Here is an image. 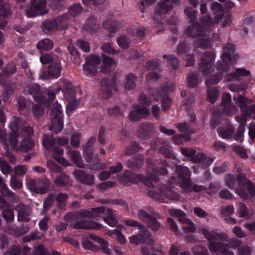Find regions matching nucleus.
Returning <instances> with one entry per match:
<instances>
[{
  "label": "nucleus",
  "mask_w": 255,
  "mask_h": 255,
  "mask_svg": "<svg viewBox=\"0 0 255 255\" xmlns=\"http://www.w3.org/2000/svg\"><path fill=\"white\" fill-rule=\"evenodd\" d=\"M201 232L204 237L210 242L208 245L210 251L216 255H234L232 250L241 245V241L237 239H233L228 244L219 242L227 241L228 238L226 234L219 232L217 230L210 232L204 228L201 230Z\"/></svg>",
  "instance_id": "f257e3e1"
},
{
  "label": "nucleus",
  "mask_w": 255,
  "mask_h": 255,
  "mask_svg": "<svg viewBox=\"0 0 255 255\" xmlns=\"http://www.w3.org/2000/svg\"><path fill=\"white\" fill-rule=\"evenodd\" d=\"M215 55L212 52L206 51L201 56V62L199 68V71L206 77V85L210 87L218 83L222 78V74L220 73L216 74L213 78L210 77L212 70V67L214 62Z\"/></svg>",
  "instance_id": "f03ea898"
},
{
  "label": "nucleus",
  "mask_w": 255,
  "mask_h": 255,
  "mask_svg": "<svg viewBox=\"0 0 255 255\" xmlns=\"http://www.w3.org/2000/svg\"><path fill=\"white\" fill-rule=\"evenodd\" d=\"M51 124L49 129L57 133L63 128V113L61 106L58 103L53 104L50 113Z\"/></svg>",
  "instance_id": "7ed1b4c3"
},
{
  "label": "nucleus",
  "mask_w": 255,
  "mask_h": 255,
  "mask_svg": "<svg viewBox=\"0 0 255 255\" xmlns=\"http://www.w3.org/2000/svg\"><path fill=\"white\" fill-rule=\"evenodd\" d=\"M46 0H31L25 10V13L28 17L46 14L48 12L46 9Z\"/></svg>",
  "instance_id": "20e7f679"
},
{
  "label": "nucleus",
  "mask_w": 255,
  "mask_h": 255,
  "mask_svg": "<svg viewBox=\"0 0 255 255\" xmlns=\"http://www.w3.org/2000/svg\"><path fill=\"white\" fill-rule=\"evenodd\" d=\"M26 185L31 192L44 194L48 191L50 183L46 178L40 179L37 181L32 179L27 181Z\"/></svg>",
  "instance_id": "39448f33"
},
{
  "label": "nucleus",
  "mask_w": 255,
  "mask_h": 255,
  "mask_svg": "<svg viewBox=\"0 0 255 255\" xmlns=\"http://www.w3.org/2000/svg\"><path fill=\"white\" fill-rule=\"evenodd\" d=\"M175 170L178 174L179 182L182 189L186 192H191L192 184L189 179L190 172L188 168L179 165L176 166Z\"/></svg>",
  "instance_id": "423d86ee"
},
{
  "label": "nucleus",
  "mask_w": 255,
  "mask_h": 255,
  "mask_svg": "<svg viewBox=\"0 0 255 255\" xmlns=\"http://www.w3.org/2000/svg\"><path fill=\"white\" fill-rule=\"evenodd\" d=\"M223 53L221 55L222 60L218 63L217 68L227 72L229 70V63L231 60V55L236 50V46L234 44L227 43L223 47Z\"/></svg>",
  "instance_id": "0eeeda50"
},
{
  "label": "nucleus",
  "mask_w": 255,
  "mask_h": 255,
  "mask_svg": "<svg viewBox=\"0 0 255 255\" xmlns=\"http://www.w3.org/2000/svg\"><path fill=\"white\" fill-rule=\"evenodd\" d=\"M137 215L141 221L146 223L148 228L154 231L159 230L161 227L160 223L155 217H153V216L143 209L138 210Z\"/></svg>",
  "instance_id": "6e6552de"
},
{
  "label": "nucleus",
  "mask_w": 255,
  "mask_h": 255,
  "mask_svg": "<svg viewBox=\"0 0 255 255\" xmlns=\"http://www.w3.org/2000/svg\"><path fill=\"white\" fill-rule=\"evenodd\" d=\"M61 69L60 63L52 62L50 63L47 71L42 73L39 76V78L42 80L57 78L61 74Z\"/></svg>",
  "instance_id": "1a4fd4ad"
},
{
  "label": "nucleus",
  "mask_w": 255,
  "mask_h": 255,
  "mask_svg": "<svg viewBox=\"0 0 255 255\" xmlns=\"http://www.w3.org/2000/svg\"><path fill=\"white\" fill-rule=\"evenodd\" d=\"M14 210L17 213L18 221L28 222L30 221V216L32 212L29 205L19 203L15 206Z\"/></svg>",
  "instance_id": "9d476101"
},
{
  "label": "nucleus",
  "mask_w": 255,
  "mask_h": 255,
  "mask_svg": "<svg viewBox=\"0 0 255 255\" xmlns=\"http://www.w3.org/2000/svg\"><path fill=\"white\" fill-rule=\"evenodd\" d=\"M132 111L129 113L128 118L132 121H137L147 117L149 114V110L142 106L134 105Z\"/></svg>",
  "instance_id": "9b49d317"
},
{
  "label": "nucleus",
  "mask_w": 255,
  "mask_h": 255,
  "mask_svg": "<svg viewBox=\"0 0 255 255\" xmlns=\"http://www.w3.org/2000/svg\"><path fill=\"white\" fill-rule=\"evenodd\" d=\"M207 33H209L207 30L204 29L203 26L200 23L193 22L186 29V35L192 38H198L201 36H206Z\"/></svg>",
  "instance_id": "f8f14e48"
},
{
  "label": "nucleus",
  "mask_w": 255,
  "mask_h": 255,
  "mask_svg": "<svg viewBox=\"0 0 255 255\" xmlns=\"http://www.w3.org/2000/svg\"><path fill=\"white\" fill-rule=\"evenodd\" d=\"M153 127L151 124L145 123L139 125L136 131V136L141 139L147 140L153 133Z\"/></svg>",
  "instance_id": "ddd939ff"
},
{
  "label": "nucleus",
  "mask_w": 255,
  "mask_h": 255,
  "mask_svg": "<svg viewBox=\"0 0 255 255\" xmlns=\"http://www.w3.org/2000/svg\"><path fill=\"white\" fill-rule=\"evenodd\" d=\"M172 1L176 5L180 4V0H172ZM172 8V5L169 2V0H162L157 3L154 14L158 15L166 14Z\"/></svg>",
  "instance_id": "4468645a"
},
{
  "label": "nucleus",
  "mask_w": 255,
  "mask_h": 255,
  "mask_svg": "<svg viewBox=\"0 0 255 255\" xmlns=\"http://www.w3.org/2000/svg\"><path fill=\"white\" fill-rule=\"evenodd\" d=\"M76 179L82 184L92 185L94 183V175L87 174L82 170L76 169L73 172Z\"/></svg>",
  "instance_id": "2eb2a0df"
},
{
  "label": "nucleus",
  "mask_w": 255,
  "mask_h": 255,
  "mask_svg": "<svg viewBox=\"0 0 255 255\" xmlns=\"http://www.w3.org/2000/svg\"><path fill=\"white\" fill-rule=\"evenodd\" d=\"M24 92L26 94L33 95V98L36 101L39 102L42 100L40 92V87L37 84H27L24 88Z\"/></svg>",
  "instance_id": "dca6fc26"
},
{
  "label": "nucleus",
  "mask_w": 255,
  "mask_h": 255,
  "mask_svg": "<svg viewBox=\"0 0 255 255\" xmlns=\"http://www.w3.org/2000/svg\"><path fill=\"white\" fill-rule=\"evenodd\" d=\"M86 161L87 162V166L90 169L99 170L106 168V165L101 162L97 154H96L91 158L89 157Z\"/></svg>",
  "instance_id": "f3484780"
},
{
  "label": "nucleus",
  "mask_w": 255,
  "mask_h": 255,
  "mask_svg": "<svg viewBox=\"0 0 255 255\" xmlns=\"http://www.w3.org/2000/svg\"><path fill=\"white\" fill-rule=\"evenodd\" d=\"M178 130L183 133V138L186 141L191 140L190 135L195 133V130L186 123H178L176 124Z\"/></svg>",
  "instance_id": "a211bd4d"
},
{
  "label": "nucleus",
  "mask_w": 255,
  "mask_h": 255,
  "mask_svg": "<svg viewBox=\"0 0 255 255\" xmlns=\"http://www.w3.org/2000/svg\"><path fill=\"white\" fill-rule=\"evenodd\" d=\"M101 226L97 223L91 221H80L76 222L73 225V228L76 229H96L99 230Z\"/></svg>",
  "instance_id": "6ab92c4d"
},
{
  "label": "nucleus",
  "mask_w": 255,
  "mask_h": 255,
  "mask_svg": "<svg viewBox=\"0 0 255 255\" xmlns=\"http://www.w3.org/2000/svg\"><path fill=\"white\" fill-rule=\"evenodd\" d=\"M105 209L103 207H99L92 209L91 210H82L78 213L82 217L95 218L101 214L103 213Z\"/></svg>",
  "instance_id": "aec40b11"
},
{
  "label": "nucleus",
  "mask_w": 255,
  "mask_h": 255,
  "mask_svg": "<svg viewBox=\"0 0 255 255\" xmlns=\"http://www.w3.org/2000/svg\"><path fill=\"white\" fill-rule=\"evenodd\" d=\"M54 183L56 185L59 187L72 185V181L69 176L64 172L61 173L56 176L54 180Z\"/></svg>",
  "instance_id": "412c9836"
},
{
  "label": "nucleus",
  "mask_w": 255,
  "mask_h": 255,
  "mask_svg": "<svg viewBox=\"0 0 255 255\" xmlns=\"http://www.w3.org/2000/svg\"><path fill=\"white\" fill-rule=\"evenodd\" d=\"M144 162L142 156L138 154L129 159L127 162V166L132 170H137L141 167Z\"/></svg>",
  "instance_id": "4be33fe9"
},
{
  "label": "nucleus",
  "mask_w": 255,
  "mask_h": 255,
  "mask_svg": "<svg viewBox=\"0 0 255 255\" xmlns=\"http://www.w3.org/2000/svg\"><path fill=\"white\" fill-rule=\"evenodd\" d=\"M209 33H207L206 36H201L195 40L193 45L195 48L206 49L211 46V42L209 38Z\"/></svg>",
  "instance_id": "5701e85b"
},
{
  "label": "nucleus",
  "mask_w": 255,
  "mask_h": 255,
  "mask_svg": "<svg viewBox=\"0 0 255 255\" xmlns=\"http://www.w3.org/2000/svg\"><path fill=\"white\" fill-rule=\"evenodd\" d=\"M146 163L147 164V172L148 175L151 179L155 182L158 180L157 166L153 163L152 159L148 158L146 160Z\"/></svg>",
  "instance_id": "b1692460"
},
{
  "label": "nucleus",
  "mask_w": 255,
  "mask_h": 255,
  "mask_svg": "<svg viewBox=\"0 0 255 255\" xmlns=\"http://www.w3.org/2000/svg\"><path fill=\"white\" fill-rule=\"evenodd\" d=\"M102 90L106 97H109L111 94L112 90H116L115 81L112 79V82L108 79H104L102 81Z\"/></svg>",
  "instance_id": "393cba45"
},
{
  "label": "nucleus",
  "mask_w": 255,
  "mask_h": 255,
  "mask_svg": "<svg viewBox=\"0 0 255 255\" xmlns=\"http://www.w3.org/2000/svg\"><path fill=\"white\" fill-rule=\"evenodd\" d=\"M89 237L90 239L95 241L101 245V250L104 254L107 255H111V252L109 248V244L107 241L104 240V239L97 236L91 234L89 235Z\"/></svg>",
  "instance_id": "a878e982"
},
{
  "label": "nucleus",
  "mask_w": 255,
  "mask_h": 255,
  "mask_svg": "<svg viewBox=\"0 0 255 255\" xmlns=\"http://www.w3.org/2000/svg\"><path fill=\"white\" fill-rule=\"evenodd\" d=\"M195 163L203 162V167L206 168L209 166L213 161L211 158H206L205 154L203 153H199L194 155L191 159Z\"/></svg>",
  "instance_id": "bb28decb"
},
{
  "label": "nucleus",
  "mask_w": 255,
  "mask_h": 255,
  "mask_svg": "<svg viewBox=\"0 0 255 255\" xmlns=\"http://www.w3.org/2000/svg\"><path fill=\"white\" fill-rule=\"evenodd\" d=\"M160 192L162 196L166 197L167 199L178 200L179 199V195L174 192L170 188L167 186H162L160 189Z\"/></svg>",
  "instance_id": "cd10ccee"
},
{
  "label": "nucleus",
  "mask_w": 255,
  "mask_h": 255,
  "mask_svg": "<svg viewBox=\"0 0 255 255\" xmlns=\"http://www.w3.org/2000/svg\"><path fill=\"white\" fill-rule=\"evenodd\" d=\"M122 26V24L117 21L108 19L103 23L104 28L109 31L110 32H116Z\"/></svg>",
  "instance_id": "c85d7f7f"
},
{
  "label": "nucleus",
  "mask_w": 255,
  "mask_h": 255,
  "mask_svg": "<svg viewBox=\"0 0 255 255\" xmlns=\"http://www.w3.org/2000/svg\"><path fill=\"white\" fill-rule=\"evenodd\" d=\"M175 84L172 82H168L162 85L157 90V94L158 96L163 97L166 94L172 92L175 88Z\"/></svg>",
  "instance_id": "c756f323"
},
{
  "label": "nucleus",
  "mask_w": 255,
  "mask_h": 255,
  "mask_svg": "<svg viewBox=\"0 0 255 255\" xmlns=\"http://www.w3.org/2000/svg\"><path fill=\"white\" fill-rule=\"evenodd\" d=\"M106 212L108 215L104 218V220L111 226H118V222L115 211L111 208H108Z\"/></svg>",
  "instance_id": "7c9ffc66"
},
{
  "label": "nucleus",
  "mask_w": 255,
  "mask_h": 255,
  "mask_svg": "<svg viewBox=\"0 0 255 255\" xmlns=\"http://www.w3.org/2000/svg\"><path fill=\"white\" fill-rule=\"evenodd\" d=\"M141 229L139 235L142 239L143 244L153 245L154 243V238L152 237L149 232L145 228L144 226L143 228Z\"/></svg>",
  "instance_id": "2f4dec72"
},
{
  "label": "nucleus",
  "mask_w": 255,
  "mask_h": 255,
  "mask_svg": "<svg viewBox=\"0 0 255 255\" xmlns=\"http://www.w3.org/2000/svg\"><path fill=\"white\" fill-rule=\"evenodd\" d=\"M58 28V24L55 19L52 20H45L42 25V30L45 33H50L51 31L55 30Z\"/></svg>",
  "instance_id": "473e14b6"
},
{
  "label": "nucleus",
  "mask_w": 255,
  "mask_h": 255,
  "mask_svg": "<svg viewBox=\"0 0 255 255\" xmlns=\"http://www.w3.org/2000/svg\"><path fill=\"white\" fill-rule=\"evenodd\" d=\"M54 19L58 24V27L60 26L62 29H66L68 27L69 21L70 18L67 13L63 14L56 17Z\"/></svg>",
  "instance_id": "72a5a7b5"
},
{
  "label": "nucleus",
  "mask_w": 255,
  "mask_h": 255,
  "mask_svg": "<svg viewBox=\"0 0 255 255\" xmlns=\"http://www.w3.org/2000/svg\"><path fill=\"white\" fill-rule=\"evenodd\" d=\"M235 129L232 126L228 127H220L218 129L219 134L223 138H228L232 136Z\"/></svg>",
  "instance_id": "f704fd0d"
},
{
  "label": "nucleus",
  "mask_w": 255,
  "mask_h": 255,
  "mask_svg": "<svg viewBox=\"0 0 255 255\" xmlns=\"http://www.w3.org/2000/svg\"><path fill=\"white\" fill-rule=\"evenodd\" d=\"M168 213L171 216L178 218L180 222H189V219L186 218V214L181 210L171 209L168 210Z\"/></svg>",
  "instance_id": "c9c22d12"
},
{
  "label": "nucleus",
  "mask_w": 255,
  "mask_h": 255,
  "mask_svg": "<svg viewBox=\"0 0 255 255\" xmlns=\"http://www.w3.org/2000/svg\"><path fill=\"white\" fill-rule=\"evenodd\" d=\"M64 93L65 97L67 99H72L74 98L76 95V92L75 88L69 82H65Z\"/></svg>",
  "instance_id": "e433bc0d"
},
{
  "label": "nucleus",
  "mask_w": 255,
  "mask_h": 255,
  "mask_svg": "<svg viewBox=\"0 0 255 255\" xmlns=\"http://www.w3.org/2000/svg\"><path fill=\"white\" fill-rule=\"evenodd\" d=\"M69 198V195L65 193H59L55 197V200L58 202L57 206L59 209H63L66 205V202Z\"/></svg>",
  "instance_id": "4c0bfd02"
},
{
  "label": "nucleus",
  "mask_w": 255,
  "mask_h": 255,
  "mask_svg": "<svg viewBox=\"0 0 255 255\" xmlns=\"http://www.w3.org/2000/svg\"><path fill=\"white\" fill-rule=\"evenodd\" d=\"M250 73V71L245 68H237L235 72L231 73L230 75L233 80H240L241 77L249 76Z\"/></svg>",
  "instance_id": "58836bf2"
},
{
  "label": "nucleus",
  "mask_w": 255,
  "mask_h": 255,
  "mask_svg": "<svg viewBox=\"0 0 255 255\" xmlns=\"http://www.w3.org/2000/svg\"><path fill=\"white\" fill-rule=\"evenodd\" d=\"M53 42L49 39H43L37 44V48L39 50H48L53 47Z\"/></svg>",
  "instance_id": "ea45409f"
},
{
  "label": "nucleus",
  "mask_w": 255,
  "mask_h": 255,
  "mask_svg": "<svg viewBox=\"0 0 255 255\" xmlns=\"http://www.w3.org/2000/svg\"><path fill=\"white\" fill-rule=\"evenodd\" d=\"M70 157L74 162L79 168H83L84 166L81 154L79 152L76 150L71 151L70 153Z\"/></svg>",
  "instance_id": "a19ab883"
},
{
  "label": "nucleus",
  "mask_w": 255,
  "mask_h": 255,
  "mask_svg": "<svg viewBox=\"0 0 255 255\" xmlns=\"http://www.w3.org/2000/svg\"><path fill=\"white\" fill-rule=\"evenodd\" d=\"M10 6L6 0H0V17H7L10 13Z\"/></svg>",
  "instance_id": "79ce46f5"
},
{
  "label": "nucleus",
  "mask_w": 255,
  "mask_h": 255,
  "mask_svg": "<svg viewBox=\"0 0 255 255\" xmlns=\"http://www.w3.org/2000/svg\"><path fill=\"white\" fill-rule=\"evenodd\" d=\"M42 143L46 149H49L55 145L56 140L52 135L44 134L42 138Z\"/></svg>",
  "instance_id": "37998d69"
},
{
  "label": "nucleus",
  "mask_w": 255,
  "mask_h": 255,
  "mask_svg": "<svg viewBox=\"0 0 255 255\" xmlns=\"http://www.w3.org/2000/svg\"><path fill=\"white\" fill-rule=\"evenodd\" d=\"M34 145V142L28 137L24 138L20 142L18 149L21 151H28Z\"/></svg>",
  "instance_id": "c03bdc74"
},
{
  "label": "nucleus",
  "mask_w": 255,
  "mask_h": 255,
  "mask_svg": "<svg viewBox=\"0 0 255 255\" xmlns=\"http://www.w3.org/2000/svg\"><path fill=\"white\" fill-rule=\"evenodd\" d=\"M117 41L118 45L123 49L128 48L131 44V40L126 35L119 36Z\"/></svg>",
  "instance_id": "a18cd8bd"
},
{
  "label": "nucleus",
  "mask_w": 255,
  "mask_h": 255,
  "mask_svg": "<svg viewBox=\"0 0 255 255\" xmlns=\"http://www.w3.org/2000/svg\"><path fill=\"white\" fill-rule=\"evenodd\" d=\"M140 148V145L135 141H132L128 145L125 151L126 155H131L139 152Z\"/></svg>",
  "instance_id": "49530a36"
},
{
  "label": "nucleus",
  "mask_w": 255,
  "mask_h": 255,
  "mask_svg": "<svg viewBox=\"0 0 255 255\" xmlns=\"http://www.w3.org/2000/svg\"><path fill=\"white\" fill-rule=\"evenodd\" d=\"M150 144L151 148L155 150H157V148L159 149L161 146L170 145L168 141L161 138L153 139L150 141Z\"/></svg>",
  "instance_id": "de8ad7c7"
},
{
  "label": "nucleus",
  "mask_w": 255,
  "mask_h": 255,
  "mask_svg": "<svg viewBox=\"0 0 255 255\" xmlns=\"http://www.w3.org/2000/svg\"><path fill=\"white\" fill-rule=\"evenodd\" d=\"M137 77L133 74L129 73L127 76V81L125 88L128 90H131L135 87Z\"/></svg>",
  "instance_id": "09e8293b"
},
{
  "label": "nucleus",
  "mask_w": 255,
  "mask_h": 255,
  "mask_svg": "<svg viewBox=\"0 0 255 255\" xmlns=\"http://www.w3.org/2000/svg\"><path fill=\"white\" fill-rule=\"evenodd\" d=\"M187 85L190 88H194L198 84V75L196 73L191 72L187 77Z\"/></svg>",
  "instance_id": "8fccbe9b"
},
{
  "label": "nucleus",
  "mask_w": 255,
  "mask_h": 255,
  "mask_svg": "<svg viewBox=\"0 0 255 255\" xmlns=\"http://www.w3.org/2000/svg\"><path fill=\"white\" fill-rule=\"evenodd\" d=\"M83 8L79 3H75L68 8L69 14L72 17H75L80 14Z\"/></svg>",
  "instance_id": "3c124183"
},
{
  "label": "nucleus",
  "mask_w": 255,
  "mask_h": 255,
  "mask_svg": "<svg viewBox=\"0 0 255 255\" xmlns=\"http://www.w3.org/2000/svg\"><path fill=\"white\" fill-rule=\"evenodd\" d=\"M19 133L18 132L11 131L8 136L9 142L12 147L18 149V138Z\"/></svg>",
  "instance_id": "603ef678"
},
{
  "label": "nucleus",
  "mask_w": 255,
  "mask_h": 255,
  "mask_svg": "<svg viewBox=\"0 0 255 255\" xmlns=\"http://www.w3.org/2000/svg\"><path fill=\"white\" fill-rule=\"evenodd\" d=\"M223 113L228 116H232L238 112V109L232 103L223 107Z\"/></svg>",
  "instance_id": "864d4df0"
},
{
  "label": "nucleus",
  "mask_w": 255,
  "mask_h": 255,
  "mask_svg": "<svg viewBox=\"0 0 255 255\" xmlns=\"http://www.w3.org/2000/svg\"><path fill=\"white\" fill-rule=\"evenodd\" d=\"M0 169L4 175L10 174L12 172V168L3 159H0Z\"/></svg>",
  "instance_id": "5fc2aeb1"
},
{
  "label": "nucleus",
  "mask_w": 255,
  "mask_h": 255,
  "mask_svg": "<svg viewBox=\"0 0 255 255\" xmlns=\"http://www.w3.org/2000/svg\"><path fill=\"white\" fill-rule=\"evenodd\" d=\"M0 193L4 196H11L12 194L7 188L5 179L1 176H0Z\"/></svg>",
  "instance_id": "6e6d98bb"
},
{
  "label": "nucleus",
  "mask_w": 255,
  "mask_h": 255,
  "mask_svg": "<svg viewBox=\"0 0 255 255\" xmlns=\"http://www.w3.org/2000/svg\"><path fill=\"white\" fill-rule=\"evenodd\" d=\"M193 255H208V251L206 247L198 245L194 246L191 249Z\"/></svg>",
  "instance_id": "4d7b16f0"
},
{
  "label": "nucleus",
  "mask_w": 255,
  "mask_h": 255,
  "mask_svg": "<svg viewBox=\"0 0 255 255\" xmlns=\"http://www.w3.org/2000/svg\"><path fill=\"white\" fill-rule=\"evenodd\" d=\"M10 186L13 189H19L22 187V182L14 175H11L10 180Z\"/></svg>",
  "instance_id": "13d9d810"
},
{
  "label": "nucleus",
  "mask_w": 255,
  "mask_h": 255,
  "mask_svg": "<svg viewBox=\"0 0 255 255\" xmlns=\"http://www.w3.org/2000/svg\"><path fill=\"white\" fill-rule=\"evenodd\" d=\"M207 97L211 103H214L219 96V91L217 89L214 88L209 89L207 92Z\"/></svg>",
  "instance_id": "bf43d9fd"
},
{
  "label": "nucleus",
  "mask_w": 255,
  "mask_h": 255,
  "mask_svg": "<svg viewBox=\"0 0 255 255\" xmlns=\"http://www.w3.org/2000/svg\"><path fill=\"white\" fill-rule=\"evenodd\" d=\"M2 214L7 223H11L14 221V214L11 210L9 209H3Z\"/></svg>",
  "instance_id": "052dcab7"
},
{
  "label": "nucleus",
  "mask_w": 255,
  "mask_h": 255,
  "mask_svg": "<svg viewBox=\"0 0 255 255\" xmlns=\"http://www.w3.org/2000/svg\"><path fill=\"white\" fill-rule=\"evenodd\" d=\"M234 207L231 205L223 206L221 209L220 214L225 218L230 217L234 213Z\"/></svg>",
  "instance_id": "680f3d73"
},
{
  "label": "nucleus",
  "mask_w": 255,
  "mask_h": 255,
  "mask_svg": "<svg viewBox=\"0 0 255 255\" xmlns=\"http://www.w3.org/2000/svg\"><path fill=\"white\" fill-rule=\"evenodd\" d=\"M201 24L203 26L204 29L208 32L211 27L214 26V22L209 15H206L203 17Z\"/></svg>",
  "instance_id": "e2e57ef3"
},
{
  "label": "nucleus",
  "mask_w": 255,
  "mask_h": 255,
  "mask_svg": "<svg viewBox=\"0 0 255 255\" xmlns=\"http://www.w3.org/2000/svg\"><path fill=\"white\" fill-rule=\"evenodd\" d=\"M31 111L33 115L37 118L43 116L44 113V109L40 104L33 105Z\"/></svg>",
  "instance_id": "0e129e2a"
},
{
  "label": "nucleus",
  "mask_w": 255,
  "mask_h": 255,
  "mask_svg": "<svg viewBox=\"0 0 255 255\" xmlns=\"http://www.w3.org/2000/svg\"><path fill=\"white\" fill-rule=\"evenodd\" d=\"M101 62L100 57L96 55H91L86 59V63L97 67V65Z\"/></svg>",
  "instance_id": "69168bd1"
},
{
  "label": "nucleus",
  "mask_w": 255,
  "mask_h": 255,
  "mask_svg": "<svg viewBox=\"0 0 255 255\" xmlns=\"http://www.w3.org/2000/svg\"><path fill=\"white\" fill-rule=\"evenodd\" d=\"M16 67L14 64H7L2 70V74L5 76L12 75L16 72Z\"/></svg>",
  "instance_id": "338daca9"
},
{
  "label": "nucleus",
  "mask_w": 255,
  "mask_h": 255,
  "mask_svg": "<svg viewBox=\"0 0 255 255\" xmlns=\"http://www.w3.org/2000/svg\"><path fill=\"white\" fill-rule=\"evenodd\" d=\"M168 64L171 68L176 69L179 67V61L174 55H170L168 56Z\"/></svg>",
  "instance_id": "774afa93"
}]
</instances>
